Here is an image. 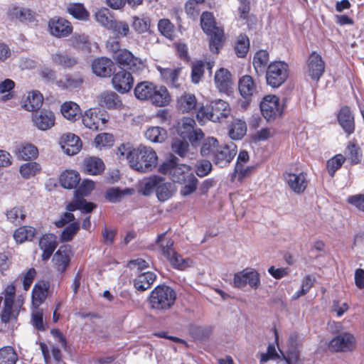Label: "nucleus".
Returning <instances> with one entry per match:
<instances>
[{
	"mask_svg": "<svg viewBox=\"0 0 364 364\" xmlns=\"http://www.w3.org/2000/svg\"><path fill=\"white\" fill-rule=\"evenodd\" d=\"M117 156L120 161H127L132 169L143 173L152 171L158 164L156 151L143 144L134 148L129 143L122 144L117 149Z\"/></svg>",
	"mask_w": 364,
	"mask_h": 364,
	"instance_id": "1",
	"label": "nucleus"
},
{
	"mask_svg": "<svg viewBox=\"0 0 364 364\" xmlns=\"http://www.w3.org/2000/svg\"><path fill=\"white\" fill-rule=\"evenodd\" d=\"M176 299V291L169 286L158 285L148 298L149 307L154 311L164 312L170 309Z\"/></svg>",
	"mask_w": 364,
	"mask_h": 364,
	"instance_id": "2",
	"label": "nucleus"
},
{
	"mask_svg": "<svg viewBox=\"0 0 364 364\" xmlns=\"http://www.w3.org/2000/svg\"><path fill=\"white\" fill-rule=\"evenodd\" d=\"M230 113L229 104L222 100L212 101L208 105L202 106L197 111L196 118L200 124L207 121L220 122L227 118Z\"/></svg>",
	"mask_w": 364,
	"mask_h": 364,
	"instance_id": "3",
	"label": "nucleus"
},
{
	"mask_svg": "<svg viewBox=\"0 0 364 364\" xmlns=\"http://www.w3.org/2000/svg\"><path fill=\"white\" fill-rule=\"evenodd\" d=\"M16 287L13 284H11L6 287L0 296V306L3 304L1 318L4 323H8L11 320L16 319L19 309L23 304V300L20 298L14 301Z\"/></svg>",
	"mask_w": 364,
	"mask_h": 364,
	"instance_id": "4",
	"label": "nucleus"
},
{
	"mask_svg": "<svg viewBox=\"0 0 364 364\" xmlns=\"http://www.w3.org/2000/svg\"><path fill=\"white\" fill-rule=\"evenodd\" d=\"M200 25L203 31L210 36V49L214 53H218L222 46L224 32L216 26L214 16L212 13L205 11L200 17Z\"/></svg>",
	"mask_w": 364,
	"mask_h": 364,
	"instance_id": "5",
	"label": "nucleus"
},
{
	"mask_svg": "<svg viewBox=\"0 0 364 364\" xmlns=\"http://www.w3.org/2000/svg\"><path fill=\"white\" fill-rule=\"evenodd\" d=\"M176 158L166 161L159 167L161 173L167 174L174 183H183L186 179L194 175L190 166L178 164Z\"/></svg>",
	"mask_w": 364,
	"mask_h": 364,
	"instance_id": "6",
	"label": "nucleus"
},
{
	"mask_svg": "<svg viewBox=\"0 0 364 364\" xmlns=\"http://www.w3.org/2000/svg\"><path fill=\"white\" fill-rule=\"evenodd\" d=\"M289 77V65L284 61H274L267 67V83L272 87H279Z\"/></svg>",
	"mask_w": 364,
	"mask_h": 364,
	"instance_id": "7",
	"label": "nucleus"
},
{
	"mask_svg": "<svg viewBox=\"0 0 364 364\" xmlns=\"http://www.w3.org/2000/svg\"><path fill=\"white\" fill-rule=\"evenodd\" d=\"M260 110L264 118L271 122L280 117L284 111V105L279 98L274 95H268L263 97L259 105Z\"/></svg>",
	"mask_w": 364,
	"mask_h": 364,
	"instance_id": "8",
	"label": "nucleus"
},
{
	"mask_svg": "<svg viewBox=\"0 0 364 364\" xmlns=\"http://www.w3.org/2000/svg\"><path fill=\"white\" fill-rule=\"evenodd\" d=\"M116 62L133 73H139L142 71L145 67V63L141 58L134 56L132 52L127 49H122L116 55H113Z\"/></svg>",
	"mask_w": 364,
	"mask_h": 364,
	"instance_id": "9",
	"label": "nucleus"
},
{
	"mask_svg": "<svg viewBox=\"0 0 364 364\" xmlns=\"http://www.w3.org/2000/svg\"><path fill=\"white\" fill-rule=\"evenodd\" d=\"M196 122L191 118H184L179 123L178 132L183 139H188L193 145L201 140L204 134L200 129H194Z\"/></svg>",
	"mask_w": 364,
	"mask_h": 364,
	"instance_id": "10",
	"label": "nucleus"
},
{
	"mask_svg": "<svg viewBox=\"0 0 364 364\" xmlns=\"http://www.w3.org/2000/svg\"><path fill=\"white\" fill-rule=\"evenodd\" d=\"M237 151V146L233 142L219 144L213 161L215 165L225 167L232 161Z\"/></svg>",
	"mask_w": 364,
	"mask_h": 364,
	"instance_id": "11",
	"label": "nucleus"
},
{
	"mask_svg": "<svg viewBox=\"0 0 364 364\" xmlns=\"http://www.w3.org/2000/svg\"><path fill=\"white\" fill-rule=\"evenodd\" d=\"M107 122V116L98 109H89L82 115L83 124L90 129H102Z\"/></svg>",
	"mask_w": 364,
	"mask_h": 364,
	"instance_id": "12",
	"label": "nucleus"
},
{
	"mask_svg": "<svg viewBox=\"0 0 364 364\" xmlns=\"http://www.w3.org/2000/svg\"><path fill=\"white\" fill-rule=\"evenodd\" d=\"M234 287L242 288L249 284L252 288L257 289L260 284L259 274L252 269H243L234 275Z\"/></svg>",
	"mask_w": 364,
	"mask_h": 364,
	"instance_id": "13",
	"label": "nucleus"
},
{
	"mask_svg": "<svg viewBox=\"0 0 364 364\" xmlns=\"http://www.w3.org/2000/svg\"><path fill=\"white\" fill-rule=\"evenodd\" d=\"M307 75L314 81L318 82L325 71V63L316 52H312L306 65Z\"/></svg>",
	"mask_w": 364,
	"mask_h": 364,
	"instance_id": "14",
	"label": "nucleus"
},
{
	"mask_svg": "<svg viewBox=\"0 0 364 364\" xmlns=\"http://www.w3.org/2000/svg\"><path fill=\"white\" fill-rule=\"evenodd\" d=\"M48 31L50 33L58 38H66L73 32V26L68 20L54 17L48 21Z\"/></svg>",
	"mask_w": 364,
	"mask_h": 364,
	"instance_id": "15",
	"label": "nucleus"
},
{
	"mask_svg": "<svg viewBox=\"0 0 364 364\" xmlns=\"http://www.w3.org/2000/svg\"><path fill=\"white\" fill-rule=\"evenodd\" d=\"M328 346L336 352L351 351L355 347V338L349 333H341L330 341Z\"/></svg>",
	"mask_w": 364,
	"mask_h": 364,
	"instance_id": "16",
	"label": "nucleus"
},
{
	"mask_svg": "<svg viewBox=\"0 0 364 364\" xmlns=\"http://www.w3.org/2000/svg\"><path fill=\"white\" fill-rule=\"evenodd\" d=\"M134 84V79L130 73L121 70L113 75L112 85L114 90L119 93H126L130 91Z\"/></svg>",
	"mask_w": 364,
	"mask_h": 364,
	"instance_id": "17",
	"label": "nucleus"
},
{
	"mask_svg": "<svg viewBox=\"0 0 364 364\" xmlns=\"http://www.w3.org/2000/svg\"><path fill=\"white\" fill-rule=\"evenodd\" d=\"M284 178L289 188L295 193L300 194L306 188L308 181L305 174L302 172H285Z\"/></svg>",
	"mask_w": 364,
	"mask_h": 364,
	"instance_id": "18",
	"label": "nucleus"
},
{
	"mask_svg": "<svg viewBox=\"0 0 364 364\" xmlns=\"http://www.w3.org/2000/svg\"><path fill=\"white\" fill-rule=\"evenodd\" d=\"M60 144L64 152L69 156L77 154L82 147L80 139L71 133L63 134L60 137Z\"/></svg>",
	"mask_w": 364,
	"mask_h": 364,
	"instance_id": "19",
	"label": "nucleus"
},
{
	"mask_svg": "<svg viewBox=\"0 0 364 364\" xmlns=\"http://www.w3.org/2000/svg\"><path fill=\"white\" fill-rule=\"evenodd\" d=\"M114 68L113 61L105 57L97 58L92 63V72L99 77H109Z\"/></svg>",
	"mask_w": 364,
	"mask_h": 364,
	"instance_id": "20",
	"label": "nucleus"
},
{
	"mask_svg": "<svg viewBox=\"0 0 364 364\" xmlns=\"http://www.w3.org/2000/svg\"><path fill=\"white\" fill-rule=\"evenodd\" d=\"M55 115L50 110L43 109L39 113H36L33 116V122L35 126L40 130L46 131L55 124Z\"/></svg>",
	"mask_w": 364,
	"mask_h": 364,
	"instance_id": "21",
	"label": "nucleus"
},
{
	"mask_svg": "<svg viewBox=\"0 0 364 364\" xmlns=\"http://www.w3.org/2000/svg\"><path fill=\"white\" fill-rule=\"evenodd\" d=\"M215 83L220 92L228 93L232 86V76L230 71L220 68L215 75Z\"/></svg>",
	"mask_w": 364,
	"mask_h": 364,
	"instance_id": "22",
	"label": "nucleus"
},
{
	"mask_svg": "<svg viewBox=\"0 0 364 364\" xmlns=\"http://www.w3.org/2000/svg\"><path fill=\"white\" fill-rule=\"evenodd\" d=\"M238 89L241 96L247 100H250L257 92V85L250 75H244L240 79Z\"/></svg>",
	"mask_w": 364,
	"mask_h": 364,
	"instance_id": "23",
	"label": "nucleus"
},
{
	"mask_svg": "<svg viewBox=\"0 0 364 364\" xmlns=\"http://www.w3.org/2000/svg\"><path fill=\"white\" fill-rule=\"evenodd\" d=\"M70 250L69 247L62 246L55 253L53 261L56 269L60 273L63 272L70 263Z\"/></svg>",
	"mask_w": 364,
	"mask_h": 364,
	"instance_id": "24",
	"label": "nucleus"
},
{
	"mask_svg": "<svg viewBox=\"0 0 364 364\" xmlns=\"http://www.w3.org/2000/svg\"><path fill=\"white\" fill-rule=\"evenodd\" d=\"M99 104L107 109H120L122 102L117 93L113 91H105L98 97Z\"/></svg>",
	"mask_w": 364,
	"mask_h": 364,
	"instance_id": "25",
	"label": "nucleus"
},
{
	"mask_svg": "<svg viewBox=\"0 0 364 364\" xmlns=\"http://www.w3.org/2000/svg\"><path fill=\"white\" fill-rule=\"evenodd\" d=\"M338 120L346 133L350 134L354 132V117L348 107H343L341 109Z\"/></svg>",
	"mask_w": 364,
	"mask_h": 364,
	"instance_id": "26",
	"label": "nucleus"
},
{
	"mask_svg": "<svg viewBox=\"0 0 364 364\" xmlns=\"http://www.w3.org/2000/svg\"><path fill=\"white\" fill-rule=\"evenodd\" d=\"M49 284L44 281L37 282L32 291V305L33 308L38 306L46 299Z\"/></svg>",
	"mask_w": 364,
	"mask_h": 364,
	"instance_id": "27",
	"label": "nucleus"
},
{
	"mask_svg": "<svg viewBox=\"0 0 364 364\" xmlns=\"http://www.w3.org/2000/svg\"><path fill=\"white\" fill-rule=\"evenodd\" d=\"M157 70L160 73L162 80L170 84L174 87H178L180 86L179 82V74L181 73V68H164L161 66H156Z\"/></svg>",
	"mask_w": 364,
	"mask_h": 364,
	"instance_id": "28",
	"label": "nucleus"
},
{
	"mask_svg": "<svg viewBox=\"0 0 364 364\" xmlns=\"http://www.w3.org/2000/svg\"><path fill=\"white\" fill-rule=\"evenodd\" d=\"M56 237L53 234L43 235L39 241V247L43 251L42 258L43 260H47L50 258L56 248Z\"/></svg>",
	"mask_w": 364,
	"mask_h": 364,
	"instance_id": "29",
	"label": "nucleus"
},
{
	"mask_svg": "<svg viewBox=\"0 0 364 364\" xmlns=\"http://www.w3.org/2000/svg\"><path fill=\"white\" fill-rule=\"evenodd\" d=\"M15 154L21 160L28 161L38 156V149L29 143H21L16 146Z\"/></svg>",
	"mask_w": 364,
	"mask_h": 364,
	"instance_id": "30",
	"label": "nucleus"
},
{
	"mask_svg": "<svg viewBox=\"0 0 364 364\" xmlns=\"http://www.w3.org/2000/svg\"><path fill=\"white\" fill-rule=\"evenodd\" d=\"M159 183H160V176L153 175L143 178L139 182V192L143 196H149L154 192L156 193Z\"/></svg>",
	"mask_w": 364,
	"mask_h": 364,
	"instance_id": "31",
	"label": "nucleus"
},
{
	"mask_svg": "<svg viewBox=\"0 0 364 364\" xmlns=\"http://www.w3.org/2000/svg\"><path fill=\"white\" fill-rule=\"evenodd\" d=\"M43 101V95L38 91L29 92L23 100V107L28 112H34L41 108Z\"/></svg>",
	"mask_w": 364,
	"mask_h": 364,
	"instance_id": "32",
	"label": "nucleus"
},
{
	"mask_svg": "<svg viewBox=\"0 0 364 364\" xmlns=\"http://www.w3.org/2000/svg\"><path fill=\"white\" fill-rule=\"evenodd\" d=\"M150 102L157 107H165L171 102V96L164 86L155 85Z\"/></svg>",
	"mask_w": 364,
	"mask_h": 364,
	"instance_id": "33",
	"label": "nucleus"
},
{
	"mask_svg": "<svg viewBox=\"0 0 364 364\" xmlns=\"http://www.w3.org/2000/svg\"><path fill=\"white\" fill-rule=\"evenodd\" d=\"M175 192L174 186L171 183L166 181L164 178L160 177V183H159L156 191L158 200L161 202H165L170 199Z\"/></svg>",
	"mask_w": 364,
	"mask_h": 364,
	"instance_id": "34",
	"label": "nucleus"
},
{
	"mask_svg": "<svg viewBox=\"0 0 364 364\" xmlns=\"http://www.w3.org/2000/svg\"><path fill=\"white\" fill-rule=\"evenodd\" d=\"M156 277V274L151 272L141 273L134 280V287L139 291H144L150 288Z\"/></svg>",
	"mask_w": 364,
	"mask_h": 364,
	"instance_id": "35",
	"label": "nucleus"
},
{
	"mask_svg": "<svg viewBox=\"0 0 364 364\" xmlns=\"http://www.w3.org/2000/svg\"><path fill=\"white\" fill-rule=\"evenodd\" d=\"M155 85L149 81H144L136 85L134 95L139 100H149L154 91Z\"/></svg>",
	"mask_w": 364,
	"mask_h": 364,
	"instance_id": "36",
	"label": "nucleus"
},
{
	"mask_svg": "<svg viewBox=\"0 0 364 364\" xmlns=\"http://www.w3.org/2000/svg\"><path fill=\"white\" fill-rule=\"evenodd\" d=\"M145 138L152 143H163L167 139V131L161 127H150L144 132Z\"/></svg>",
	"mask_w": 364,
	"mask_h": 364,
	"instance_id": "37",
	"label": "nucleus"
},
{
	"mask_svg": "<svg viewBox=\"0 0 364 364\" xmlns=\"http://www.w3.org/2000/svg\"><path fill=\"white\" fill-rule=\"evenodd\" d=\"M62 114L70 121H75L81 115V109L79 105L72 101L65 102L60 108Z\"/></svg>",
	"mask_w": 364,
	"mask_h": 364,
	"instance_id": "38",
	"label": "nucleus"
},
{
	"mask_svg": "<svg viewBox=\"0 0 364 364\" xmlns=\"http://www.w3.org/2000/svg\"><path fill=\"white\" fill-rule=\"evenodd\" d=\"M80 177L79 173L73 170H67L63 172L60 176L61 186L68 189L75 188L79 183Z\"/></svg>",
	"mask_w": 364,
	"mask_h": 364,
	"instance_id": "39",
	"label": "nucleus"
},
{
	"mask_svg": "<svg viewBox=\"0 0 364 364\" xmlns=\"http://www.w3.org/2000/svg\"><path fill=\"white\" fill-rule=\"evenodd\" d=\"M363 152L359 146L353 141L348 142L346 151L345 158L352 164H358L361 161Z\"/></svg>",
	"mask_w": 364,
	"mask_h": 364,
	"instance_id": "40",
	"label": "nucleus"
},
{
	"mask_svg": "<svg viewBox=\"0 0 364 364\" xmlns=\"http://www.w3.org/2000/svg\"><path fill=\"white\" fill-rule=\"evenodd\" d=\"M247 132V125L245 121L235 119L230 126L229 136L233 140L241 139Z\"/></svg>",
	"mask_w": 364,
	"mask_h": 364,
	"instance_id": "41",
	"label": "nucleus"
},
{
	"mask_svg": "<svg viewBox=\"0 0 364 364\" xmlns=\"http://www.w3.org/2000/svg\"><path fill=\"white\" fill-rule=\"evenodd\" d=\"M50 58L53 64L63 68H72L77 63L75 58L62 51H57L51 54Z\"/></svg>",
	"mask_w": 364,
	"mask_h": 364,
	"instance_id": "42",
	"label": "nucleus"
},
{
	"mask_svg": "<svg viewBox=\"0 0 364 364\" xmlns=\"http://www.w3.org/2000/svg\"><path fill=\"white\" fill-rule=\"evenodd\" d=\"M11 18H16L20 21H31L34 17L33 12L27 8L13 6L8 11Z\"/></svg>",
	"mask_w": 364,
	"mask_h": 364,
	"instance_id": "43",
	"label": "nucleus"
},
{
	"mask_svg": "<svg viewBox=\"0 0 364 364\" xmlns=\"http://www.w3.org/2000/svg\"><path fill=\"white\" fill-rule=\"evenodd\" d=\"M6 220L14 225H21L26 218L25 211L21 206H15L6 211Z\"/></svg>",
	"mask_w": 364,
	"mask_h": 364,
	"instance_id": "44",
	"label": "nucleus"
},
{
	"mask_svg": "<svg viewBox=\"0 0 364 364\" xmlns=\"http://www.w3.org/2000/svg\"><path fill=\"white\" fill-rule=\"evenodd\" d=\"M177 105L182 112H189L196 108L197 100L194 95L184 94L178 99Z\"/></svg>",
	"mask_w": 364,
	"mask_h": 364,
	"instance_id": "45",
	"label": "nucleus"
},
{
	"mask_svg": "<svg viewBox=\"0 0 364 364\" xmlns=\"http://www.w3.org/2000/svg\"><path fill=\"white\" fill-rule=\"evenodd\" d=\"M85 170L90 175H97L101 173L105 168L103 161L96 157H90L84 161Z\"/></svg>",
	"mask_w": 364,
	"mask_h": 364,
	"instance_id": "46",
	"label": "nucleus"
},
{
	"mask_svg": "<svg viewBox=\"0 0 364 364\" xmlns=\"http://www.w3.org/2000/svg\"><path fill=\"white\" fill-rule=\"evenodd\" d=\"M95 18L98 23L107 30L114 20L110 11L106 8L97 9L95 13Z\"/></svg>",
	"mask_w": 364,
	"mask_h": 364,
	"instance_id": "47",
	"label": "nucleus"
},
{
	"mask_svg": "<svg viewBox=\"0 0 364 364\" xmlns=\"http://www.w3.org/2000/svg\"><path fill=\"white\" fill-rule=\"evenodd\" d=\"M219 145L218 140L214 137L205 139L200 147V154L203 156L211 157L213 159L216 149Z\"/></svg>",
	"mask_w": 364,
	"mask_h": 364,
	"instance_id": "48",
	"label": "nucleus"
},
{
	"mask_svg": "<svg viewBox=\"0 0 364 364\" xmlns=\"http://www.w3.org/2000/svg\"><path fill=\"white\" fill-rule=\"evenodd\" d=\"M67 11L75 18L85 21L89 17V12L82 4L72 3L67 6Z\"/></svg>",
	"mask_w": 364,
	"mask_h": 364,
	"instance_id": "49",
	"label": "nucleus"
},
{
	"mask_svg": "<svg viewBox=\"0 0 364 364\" xmlns=\"http://www.w3.org/2000/svg\"><path fill=\"white\" fill-rule=\"evenodd\" d=\"M82 82V80L80 77H75L66 75L56 80L55 85L62 89H73L78 87Z\"/></svg>",
	"mask_w": 364,
	"mask_h": 364,
	"instance_id": "50",
	"label": "nucleus"
},
{
	"mask_svg": "<svg viewBox=\"0 0 364 364\" xmlns=\"http://www.w3.org/2000/svg\"><path fill=\"white\" fill-rule=\"evenodd\" d=\"M35 235V229L29 226H22L16 230L14 238L18 243H22L26 240H31Z\"/></svg>",
	"mask_w": 364,
	"mask_h": 364,
	"instance_id": "51",
	"label": "nucleus"
},
{
	"mask_svg": "<svg viewBox=\"0 0 364 364\" xmlns=\"http://www.w3.org/2000/svg\"><path fill=\"white\" fill-rule=\"evenodd\" d=\"M18 355L11 346H4L0 348V364H16Z\"/></svg>",
	"mask_w": 364,
	"mask_h": 364,
	"instance_id": "52",
	"label": "nucleus"
},
{
	"mask_svg": "<svg viewBox=\"0 0 364 364\" xmlns=\"http://www.w3.org/2000/svg\"><path fill=\"white\" fill-rule=\"evenodd\" d=\"M269 61V53L265 50L257 51L253 58V66L257 73L264 71Z\"/></svg>",
	"mask_w": 364,
	"mask_h": 364,
	"instance_id": "53",
	"label": "nucleus"
},
{
	"mask_svg": "<svg viewBox=\"0 0 364 364\" xmlns=\"http://www.w3.org/2000/svg\"><path fill=\"white\" fill-rule=\"evenodd\" d=\"M134 190L131 188H125L120 190L118 188H112L107 191L105 193L106 198L112 203L120 201L125 195H132Z\"/></svg>",
	"mask_w": 364,
	"mask_h": 364,
	"instance_id": "54",
	"label": "nucleus"
},
{
	"mask_svg": "<svg viewBox=\"0 0 364 364\" xmlns=\"http://www.w3.org/2000/svg\"><path fill=\"white\" fill-rule=\"evenodd\" d=\"M159 31L168 39L173 40L175 37V27L167 18L161 19L158 23Z\"/></svg>",
	"mask_w": 364,
	"mask_h": 364,
	"instance_id": "55",
	"label": "nucleus"
},
{
	"mask_svg": "<svg viewBox=\"0 0 364 364\" xmlns=\"http://www.w3.org/2000/svg\"><path fill=\"white\" fill-rule=\"evenodd\" d=\"M171 264L176 269H185L187 267H191L193 262L190 259H185L181 255L174 252L171 254L170 257L166 258Z\"/></svg>",
	"mask_w": 364,
	"mask_h": 364,
	"instance_id": "56",
	"label": "nucleus"
},
{
	"mask_svg": "<svg viewBox=\"0 0 364 364\" xmlns=\"http://www.w3.org/2000/svg\"><path fill=\"white\" fill-rule=\"evenodd\" d=\"M41 171V166L36 162H29L22 164L19 171L24 178H29L34 176Z\"/></svg>",
	"mask_w": 364,
	"mask_h": 364,
	"instance_id": "57",
	"label": "nucleus"
},
{
	"mask_svg": "<svg viewBox=\"0 0 364 364\" xmlns=\"http://www.w3.org/2000/svg\"><path fill=\"white\" fill-rule=\"evenodd\" d=\"M15 87V82L10 79H6L0 82V94L2 95L1 100L4 102L14 97L12 90Z\"/></svg>",
	"mask_w": 364,
	"mask_h": 364,
	"instance_id": "58",
	"label": "nucleus"
},
{
	"mask_svg": "<svg viewBox=\"0 0 364 364\" xmlns=\"http://www.w3.org/2000/svg\"><path fill=\"white\" fill-rule=\"evenodd\" d=\"M346 158L342 154H336L327 161L326 168L331 176H333L336 171L338 170L343 165Z\"/></svg>",
	"mask_w": 364,
	"mask_h": 364,
	"instance_id": "59",
	"label": "nucleus"
},
{
	"mask_svg": "<svg viewBox=\"0 0 364 364\" xmlns=\"http://www.w3.org/2000/svg\"><path fill=\"white\" fill-rule=\"evenodd\" d=\"M112 32L118 37H126L129 33L130 29L129 24L122 21L114 20L112 26L109 28Z\"/></svg>",
	"mask_w": 364,
	"mask_h": 364,
	"instance_id": "60",
	"label": "nucleus"
},
{
	"mask_svg": "<svg viewBox=\"0 0 364 364\" xmlns=\"http://www.w3.org/2000/svg\"><path fill=\"white\" fill-rule=\"evenodd\" d=\"M249 48L250 41L247 36L245 35H240L235 47L237 55L240 58L245 57L248 52Z\"/></svg>",
	"mask_w": 364,
	"mask_h": 364,
	"instance_id": "61",
	"label": "nucleus"
},
{
	"mask_svg": "<svg viewBox=\"0 0 364 364\" xmlns=\"http://www.w3.org/2000/svg\"><path fill=\"white\" fill-rule=\"evenodd\" d=\"M172 150L181 157H185L188 153L189 144L186 139H174L171 144Z\"/></svg>",
	"mask_w": 364,
	"mask_h": 364,
	"instance_id": "62",
	"label": "nucleus"
},
{
	"mask_svg": "<svg viewBox=\"0 0 364 364\" xmlns=\"http://www.w3.org/2000/svg\"><path fill=\"white\" fill-rule=\"evenodd\" d=\"M287 364H303L302 360L299 358V352L294 346L293 341H290L287 356H284Z\"/></svg>",
	"mask_w": 364,
	"mask_h": 364,
	"instance_id": "63",
	"label": "nucleus"
},
{
	"mask_svg": "<svg viewBox=\"0 0 364 364\" xmlns=\"http://www.w3.org/2000/svg\"><path fill=\"white\" fill-rule=\"evenodd\" d=\"M150 22L148 18L133 17L132 27L139 33H143L149 31Z\"/></svg>",
	"mask_w": 364,
	"mask_h": 364,
	"instance_id": "64",
	"label": "nucleus"
}]
</instances>
